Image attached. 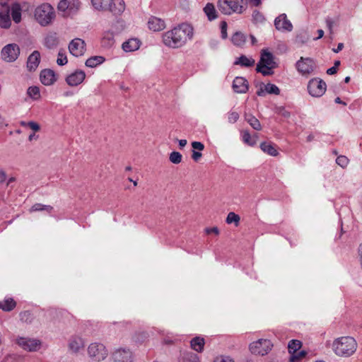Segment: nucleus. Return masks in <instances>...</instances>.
<instances>
[{
  "instance_id": "28",
  "label": "nucleus",
  "mask_w": 362,
  "mask_h": 362,
  "mask_svg": "<svg viewBox=\"0 0 362 362\" xmlns=\"http://www.w3.org/2000/svg\"><path fill=\"white\" fill-rule=\"evenodd\" d=\"M112 0H91L95 9L98 11H108Z\"/></svg>"
},
{
  "instance_id": "36",
  "label": "nucleus",
  "mask_w": 362,
  "mask_h": 362,
  "mask_svg": "<svg viewBox=\"0 0 362 362\" xmlns=\"http://www.w3.org/2000/svg\"><path fill=\"white\" fill-rule=\"evenodd\" d=\"M246 121L255 130H261L262 126L259 121L253 115H249L245 116Z\"/></svg>"
},
{
  "instance_id": "1",
  "label": "nucleus",
  "mask_w": 362,
  "mask_h": 362,
  "mask_svg": "<svg viewBox=\"0 0 362 362\" xmlns=\"http://www.w3.org/2000/svg\"><path fill=\"white\" fill-rule=\"evenodd\" d=\"M194 35L193 27L187 23L179 24L163 34L164 45L170 48H179L191 40Z\"/></svg>"
},
{
  "instance_id": "50",
  "label": "nucleus",
  "mask_w": 362,
  "mask_h": 362,
  "mask_svg": "<svg viewBox=\"0 0 362 362\" xmlns=\"http://www.w3.org/2000/svg\"><path fill=\"white\" fill-rule=\"evenodd\" d=\"M239 118V114L236 112L232 111L228 113V119L230 123H235Z\"/></svg>"
},
{
  "instance_id": "42",
  "label": "nucleus",
  "mask_w": 362,
  "mask_h": 362,
  "mask_svg": "<svg viewBox=\"0 0 362 362\" xmlns=\"http://www.w3.org/2000/svg\"><path fill=\"white\" fill-rule=\"evenodd\" d=\"M242 137L243 141L250 146H254L256 144V140L251 136L247 131L242 132Z\"/></svg>"
},
{
  "instance_id": "32",
  "label": "nucleus",
  "mask_w": 362,
  "mask_h": 362,
  "mask_svg": "<svg viewBox=\"0 0 362 362\" xmlns=\"http://www.w3.org/2000/svg\"><path fill=\"white\" fill-rule=\"evenodd\" d=\"M11 25V18L9 16V10L6 12L0 13V27L2 28H9Z\"/></svg>"
},
{
  "instance_id": "16",
  "label": "nucleus",
  "mask_w": 362,
  "mask_h": 362,
  "mask_svg": "<svg viewBox=\"0 0 362 362\" xmlns=\"http://www.w3.org/2000/svg\"><path fill=\"white\" fill-rule=\"evenodd\" d=\"M85 77V72L81 70H78L69 75L66 78V81L70 86H76L84 81Z\"/></svg>"
},
{
  "instance_id": "22",
  "label": "nucleus",
  "mask_w": 362,
  "mask_h": 362,
  "mask_svg": "<svg viewBox=\"0 0 362 362\" xmlns=\"http://www.w3.org/2000/svg\"><path fill=\"white\" fill-rule=\"evenodd\" d=\"M148 27L150 30L156 32L165 28V22L160 18L151 17L148 21Z\"/></svg>"
},
{
  "instance_id": "26",
  "label": "nucleus",
  "mask_w": 362,
  "mask_h": 362,
  "mask_svg": "<svg viewBox=\"0 0 362 362\" xmlns=\"http://www.w3.org/2000/svg\"><path fill=\"white\" fill-rule=\"evenodd\" d=\"M205 340L201 337H196L192 339L190 341L191 348L197 352L201 353L204 350Z\"/></svg>"
},
{
  "instance_id": "2",
  "label": "nucleus",
  "mask_w": 362,
  "mask_h": 362,
  "mask_svg": "<svg viewBox=\"0 0 362 362\" xmlns=\"http://www.w3.org/2000/svg\"><path fill=\"white\" fill-rule=\"evenodd\" d=\"M358 344L352 337H341L336 339L332 343V350L340 357L347 358L352 356L356 351Z\"/></svg>"
},
{
  "instance_id": "31",
  "label": "nucleus",
  "mask_w": 362,
  "mask_h": 362,
  "mask_svg": "<svg viewBox=\"0 0 362 362\" xmlns=\"http://www.w3.org/2000/svg\"><path fill=\"white\" fill-rule=\"evenodd\" d=\"M204 11L209 21H213L218 17L215 6L211 3L206 4L204 8Z\"/></svg>"
},
{
  "instance_id": "5",
  "label": "nucleus",
  "mask_w": 362,
  "mask_h": 362,
  "mask_svg": "<svg viewBox=\"0 0 362 362\" xmlns=\"http://www.w3.org/2000/svg\"><path fill=\"white\" fill-rule=\"evenodd\" d=\"M273 344L269 339H259L250 344L249 349L252 354L257 356H265L272 349Z\"/></svg>"
},
{
  "instance_id": "4",
  "label": "nucleus",
  "mask_w": 362,
  "mask_h": 362,
  "mask_svg": "<svg viewBox=\"0 0 362 362\" xmlns=\"http://www.w3.org/2000/svg\"><path fill=\"white\" fill-rule=\"evenodd\" d=\"M54 8L49 4H43L36 8L35 18L43 26L47 25L54 18Z\"/></svg>"
},
{
  "instance_id": "40",
  "label": "nucleus",
  "mask_w": 362,
  "mask_h": 362,
  "mask_svg": "<svg viewBox=\"0 0 362 362\" xmlns=\"http://www.w3.org/2000/svg\"><path fill=\"white\" fill-rule=\"evenodd\" d=\"M181 362H199V357L196 354L188 352L184 354Z\"/></svg>"
},
{
  "instance_id": "17",
  "label": "nucleus",
  "mask_w": 362,
  "mask_h": 362,
  "mask_svg": "<svg viewBox=\"0 0 362 362\" xmlns=\"http://www.w3.org/2000/svg\"><path fill=\"white\" fill-rule=\"evenodd\" d=\"M233 88L235 92L245 93L248 90V82L243 77H236L233 82Z\"/></svg>"
},
{
  "instance_id": "24",
  "label": "nucleus",
  "mask_w": 362,
  "mask_h": 362,
  "mask_svg": "<svg viewBox=\"0 0 362 362\" xmlns=\"http://www.w3.org/2000/svg\"><path fill=\"white\" fill-rule=\"evenodd\" d=\"M124 9L125 4L124 0H112L110 8H108V11L115 15H119L124 11Z\"/></svg>"
},
{
  "instance_id": "37",
  "label": "nucleus",
  "mask_w": 362,
  "mask_h": 362,
  "mask_svg": "<svg viewBox=\"0 0 362 362\" xmlns=\"http://www.w3.org/2000/svg\"><path fill=\"white\" fill-rule=\"evenodd\" d=\"M53 210V207L50 205H44L40 203L35 204L30 209V212L46 211L48 213H51Z\"/></svg>"
},
{
  "instance_id": "48",
  "label": "nucleus",
  "mask_w": 362,
  "mask_h": 362,
  "mask_svg": "<svg viewBox=\"0 0 362 362\" xmlns=\"http://www.w3.org/2000/svg\"><path fill=\"white\" fill-rule=\"evenodd\" d=\"M275 112H276V113L281 115L282 117H284L285 118H288L290 117V112L288 111H287L285 109V107L283 106L276 107L275 108Z\"/></svg>"
},
{
  "instance_id": "62",
  "label": "nucleus",
  "mask_w": 362,
  "mask_h": 362,
  "mask_svg": "<svg viewBox=\"0 0 362 362\" xmlns=\"http://www.w3.org/2000/svg\"><path fill=\"white\" fill-rule=\"evenodd\" d=\"M358 255H359L360 264L362 267V243L359 245V247H358Z\"/></svg>"
},
{
  "instance_id": "35",
  "label": "nucleus",
  "mask_w": 362,
  "mask_h": 362,
  "mask_svg": "<svg viewBox=\"0 0 362 362\" xmlns=\"http://www.w3.org/2000/svg\"><path fill=\"white\" fill-rule=\"evenodd\" d=\"M245 41H246V37L241 32H236L232 36V42L236 46H239V47L243 46L245 44Z\"/></svg>"
},
{
  "instance_id": "10",
  "label": "nucleus",
  "mask_w": 362,
  "mask_h": 362,
  "mask_svg": "<svg viewBox=\"0 0 362 362\" xmlns=\"http://www.w3.org/2000/svg\"><path fill=\"white\" fill-rule=\"evenodd\" d=\"M110 359L113 362H133L134 356L130 349L119 348L112 351Z\"/></svg>"
},
{
  "instance_id": "14",
  "label": "nucleus",
  "mask_w": 362,
  "mask_h": 362,
  "mask_svg": "<svg viewBox=\"0 0 362 362\" xmlns=\"http://www.w3.org/2000/svg\"><path fill=\"white\" fill-rule=\"evenodd\" d=\"M69 49L71 54L75 57H79L84 54L86 48H85V42L80 39L76 38L74 39L69 45Z\"/></svg>"
},
{
  "instance_id": "27",
  "label": "nucleus",
  "mask_w": 362,
  "mask_h": 362,
  "mask_svg": "<svg viewBox=\"0 0 362 362\" xmlns=\"http://www.w3.org/2000/svg\"><path fill=\"white\" fill-rule=\"evenodd\" d=\"M16 306V302L12 298H6L0 300V309L5 312L13 310Z\"/></svg>"
},
{
  "instance_id": "58",
  "label": "nucleus",
  "mask_w": 362,
  "mask_h": 362,
  "mask_svg": "<svg viewBox=\"0 0 362 362\" xmlns=\"http://www.w3.org/2000/svg\"><path fill=\"white\" fill-rule=\"evenodd\" d=\"M6 177H7V175H6V172L4 170L0 169V184L4 182L5 180H6Z\"/></svg>"
},
{
  "instance_id": "55",
  "label": "nucleus",
  "mask_w": 362,
  "mask_h": 362,
  "mask_svg": "<svg viewBox=\"0 0 362 362\" xmlns=\"http://www.w3.org/2000/svg\"><path fill=\"white\" fill-rule=\"evenodd\" d=\"M226 28H227L226 23L224 21L222 22L221 23V36L224 39L227 37Z\"/></svg>"
},
{
  "instance_id": "63",
  "label": "nucleus",
  "mask_w": 362,
  "mask_h": 362,
  "mask_svg": "<svg viewBox=\"0 0 362 362\" xmlns=\"http://www.w3.org/2000/svg\"><path fill=\"white\" fill-rule=\"evenodd\" d=\"M344 47V45L343 43H339L338 44V46H337V49H333V51L336 53L339 52V51H341Z\"/></svg>"
},
{
  "instance_id": "52",
  "label": "nucleus",
  "mask_w": 362,
  "mask_h": 362,
  "mask_svg": "<svg viewBox=\"0 0 362 362\" xmlns=\"http://www.w3.org/2000/svg\"><path fill=\"white\" fill-rule=\"evenodd\" d=\"M214 362H235L231 358L226 356H220L216 358Z\"/></svg>"
},
{
  "instance_id": "18",
  "label": "nucleus",
  "mask_w": 362,
  "mask_h": 362,
  "mask_svg": "<svg viewBox=\"0 0 362 362\" xmlns=\"http://www.w3.org/2000/svg\"><path fill=\"white\" fill-rule=\"evenodd\" d=\"M40 77L42 83L45 86H51L57 81L55 74L51 69L42 70Z\"/></svg>"
},
{
  "instance_id": "61",
  "label": "nucleus",
  "mask_w": 362,
  "mask_h": 362,
  "mask_svg": "<svg viewBox=\"0 0 362 362\" xmlns=\"http://www.w3.org/2000/svg\"><path fill=\"white\" fill-rule=\"evenodd\" d=\"M337 71V68L332 66L327 70V74L329 75H332V74H336Z\"/></svg>"
},
{
  "instance_id": "7",
  "label": "nucleus",
  "mask_w": 362,
  "mask_h": 362,
  "mask_svg": "<svg viewBox=\"0 0 362 362\" xmlns=\"http://www.w3.org/2000/svg\"><path fill=\"white\" fill-rule=\"evenodd\" d=\"M88 356L94 361H103L108 356V351L101 343H91L88 347Z\"/></svg>"
},
{
  "instance_id": "30",
  "label": "nucleus",
  "mask_w": 362,
  "mask_h": 362,
  "mask_svg": "<svg viewBox=\"0 0 362 362\" xmlns=\"http://www.w3.org/2000/svg\"><path fill=\"white\" fill-rule=\"evenodd\" d=\"M11 17L16 23H18L21 21V7L19 4H13L11 8Z\"/></svg>"
},
{
  "instance_id": "9",
  "label": "nucleus",
  "mask_w": 362,
  "mask_h": 362,
  "mask_svg": "<svg viewBox=\"0 0 362 362\" xmlns=\"http://www.w3.org/2000/svg\"><path fill=\"white\" fill-rule=\"evenodd\" d=\"M327 85L324 81L320 78H313L308 84V90L313 97H320L326 91Z\"/></svg>"
},
{
  "instance_id": "49",
  "label": "nucleus",
  "mask_w": 362,
  "mask_h": 362,
  "mask_svg": "<svg viewBox=\"0 0 362 362\" xmlns=\"http://www.w3.org/2000/svg\"><path fill=\"white\" fill-rule=\"evenodd\" d=\"M68 60L66 56L62 53L61 51L58 53V57L57 60V63L59 66L65 65L67 63Z\"/></svg>"
},
{
  "instance_id": "12",
  "label": "nucleus",
  "mask_w": 362,
  "mask_h": 362,
  "mask_svg": "<svg viewBox=\"0 0 362 362\" xmlns=\"http://www.w3.org/2000/svg\"><path fill=\"white\" fill-rule=\"evenodd\" d=\"M274 26L277 30L282 33L291 32L293 28L291 22L285 13L280 14L275 18Z\"/></svg>"
},
{
  "instance_id": "19",
  "label": "nucleus",
  "mask_w": 362,
  "mask_h": 362,
  "mask_svg": "<svg viewBox=\"0 0 362 362\" xmlns=\"http://www.w3.org/2000/svg\"><path fill=\"white\" fill-rule=\"evenodd\" d=\"M40 62V54L38 51H34L28 58L27 69L29 71H34L38 67Z\"/></svg>"
},
{
  "instance_id": "47",
  "label": "nucleus",
  "mask_w": 362,
  "mask_h": 362,
  "mask_svg": "<svg viewBox=\"0 0 362 362\" xmlns=\"http://www.w3.org/2000/svg\"><path fill=\"white\" fill-rule=\"evenodd\" d=\"M21 320L25 322H31L32 314L29 311H23L20 313Z\"/></svg>"
},
{
  "instance_id": "64",
  "label": "nucleus",
  "mask_w": 362,
  "mask_h": 362,
  "mask_svg": "<svg viewBox=\"0 0 362 362\" xmlns=\"http://www.w3.org/2000/svg\"><path fill=\"white\" fill-rule=\"evenodd\" d=\"M187 140L186 139H181V140H179V145L180 146V148H183L186 146L187 144Z\"/></svg>"
},
{
  "instance_id": "39",
  "label": "nucleus",
  "mask_w": 362,
  "mask_h": 362,
  "mask_svg": "<svg viewBox=\"0 0 362 362\" xmlns=\"http://www.w3.org/2000/svg\"><path fill=\"white\" fill-rule=\"evenodd\" d=\"M240 218L239 215L234 212H230L226 217V222L228 224L234 223L235 226H238L240 223Z\"/></svg>"
},
{
  "instance_id": "46",
  "label": "nucleus",
  "mask_w": 362,
  "mask_h": 362,
  "mask_svg": "<svg viewBox=\"0 0 362 362\" xmlns=\"http://www.w3.org/2000/svg\"><path fill=\"white\" fill-rule=\"evenodd\" d=\"M336 163L342 168H345L349 164V159L344 156H339L337 158Z\"/></svg>"
},
{
  "instance_id": "51",
  "label": "nucleus",
  "mask_w": 362,
  "mask_h": 362,
  "mask_svg": "<svg viewBox=\"0 0 362 362\" xmlns=\"http://www.w3.org/2000/svg\"><path fill=\"white\" fill-rule=\"evenodd\" d=\"M28 127L32 129L34 132H37L40 130V124L33 121L28 122Z\"/></svg>"
},
{
  "instance_id": "34",
  "label": "nucleus",
  "mask_w": 362,
  "mask_h": 362,
  "mask_svg": "<svg viewBox=\"0 0 362 362\" xmlns=\"http://www.w3.org/2000/svg\"><path fill=\"white\" fill-rule=\"evenodd\" d=\"M105 61V58L101 56H94L88 59L86 62V66L88 67H95L96 66L102 64Z\"/></svg>"
},
{
  "instance_id": "59",
  "label": "nucleus",
  "mask_w": 362,
  "mask_h": 362,
  "mask_svg": "<svg viewBox=\"0 0 362 362\" xmlns=\"http://www.w3.org/2000/svg\"><path fill=\"white\" fill-rule=\"evenodd\" d=\"M265 93L267 92L265 90V85H264L263 86H261L259 89L257 91V95L258 96H264Z\"/></svg>"
},
{
  "instance_id": "29",
  "label": "nucleus",
  "mask_w": 362,
  "mask_h": 362,
  "mask_svg": "<svg viewBox=\"0 0 362 362\" xmlns=\"http://www.w3.org/2000/svg\"><path fill=\"white\" fill-rule=\"evenodd\" d=\"M59 43V40L56 33H49L45 38V45L49 49L55 48Z\"/></svg>"
},
{
  "instance_id": "33",
  "label": "nucleus",
  "mask_w": 362,
  "mask_h": 362,
  "mask_svg": "<svg viewBox=\"0 0 362 362\" xmlns=\"http://www.w3.org/2000/svg\"><path fill=\"white\" fill-rule=\"evenodd\" d=\"M261 149L267 154L276 156L278 154L277 150L275 148L274 146L267 142H263L260 145Z\"/></svg>"
},
{
  "instance_id": "45",
  "label": "nucleus",
  "mask_w": 362,
  "mask_h": 362,
  "mask_svg": "<svg viewBox=\"0 0 362 362\" xmlns=\"http://www.w3.org/2000/svg\"><path fill=\"white\" fill-rule=\"evenodd\" d=\"M265 18L262 13L255 10L252 13V21L255 23H262Z\"/></svg>"
},
{
  "instance_id": "21",
  "label": "nucleus",
  "mask_w": 362,
  "mask_h": 362,
  "mask_svg": "<svg viewBox=\"0 0 362 362\" xmlns=\"http://www.w3.org/2000/svg\"><path fill=\"white\" fill-rule=\"evenodd\" d=\"M115 42V35L113 32L110 30L104 32L101 38L102 47L106 49H109L114 45Z\"/></svg>"
},
{
  "instance_id": "54",
  "label": "nucleus",
  "mask_w": 362,
  "mask_h": 362,
  "mask_svg": "<svg viewBox=\"0 0 362 362\" xmlns=\"http://www.w3.org/2000/svg\"><path fill=\"white\" fill-rule=\"evenodd\" d=\"M205 233L206 234L214 233L218 235L219 234V230L217 227L206 228H205Z\"/></svg>"
},
{
  "instance_id": "20",
  "label": "nucleus",
  "mask_w": 362,
  "mask_h": 362,
  "mask_svg": "<svg viewBox=\"0 0 362 362\" xmlns=\"http://www.w3.org/2000/svg\"><path fill=\"white\" fill-rule=\"evenodd\" d=\"M78 0H61L58 4V9L62 11L77 9L79 6Z\"/></svg>"
},
{
  "instance_id": "13",
  "label": "nucleus",
  "mask_w": 362,
  "mask_h": 362,
  "mask_svg": "<svg viewBox=\"0 0 362 362\" xmlns=\"http://www.w3.org/2000/svg\"><path fill=\"white\" fill-rule=\"evenodd\" d=\"M314 64L312 59L300 57L296 62V68L302 74H309L313 71Z\"/></svg>"
},
{
  "instance_id": "8",
  "label": "nucleus",
  "mask_w": 362,
  "mask_h": 362,
  "mask_svg": "<svg viewBox=\"0 0 362 362\" xmlns=\"http://www.w3.org/2000/svg\"><path fill=\"white\" fill-rule=\"evenodd\" d=\"M15 343L27 351H37L41 347L40 340L28 337H18L15 339Z\"/></svg>"
},
{
  "instance_id": "15",
  "label": "nucleus",
  "mask_w": 362,
  "mask_h": 362,
  "mask_svg": "<svg viewBox=\"0 0 362 362\" xmlns=\"http://www.w3.org/2000/svg\"><path fill=\"white\" fill-rule=\"evenodd\" d=\"M85 346L83 339L79 336H72L68 342L69 351L72 354H78Z\"/></svg>"
},
{
  "instance_id": "56",
  "label": "nucleus",
  "mask_w": 362,
  "mask_h": 362,
  "mask_svg": "<svg viewBox=\"0 0 362 362\" xmlns=\"http://www.w3.org/2000/svg\"><path fill=\"white\" fill-rule=\"evenodd\" d=\"M202 156V154L201 153L196 151L194 150L192 151V158L194 161H198L201 158Z\"/></svg>"
},
{
  "instance_id": "60",
  "label": "nucleus",
  "mask_w": 362,
  "mask_h": 362,
  "mask_svg": "<svg viewBox=\"0 0 362 362\" xmlns=\"http://www.w3.org/2000/svg\"><path fill=\"white\" fill-rule=\"evenodd\" d=\"M247 1L252 6H258L261 4L262 0H247Z\"/></svg>"
},
{
  "instance_id": "38",
  "label": "nucleus",
  "mask_w": 362,
  "mask_h": 362,
  "mask_svg": "<svg viewBox=\"0 0 362 362\" xmlns=\"http://www.w3.org/2000/svg\"><path fill=\"white\" fill-rule=\"evenodd\" d=\"M302 346L301 341L299 340L293 339L289 341L288 345V351L290 354H294L298 351Z\"/></svg>"
},
{
  "instance_id": "41",
  "label": "nucleus",
  "mask_w": 362,
  "mask_h": 362,
  "mask_svg": "<svg viewBox=\"0 0 362 362\" xmlns=\"http://www.w3.org/2000/svg\"><path fill=\"white\" fill-rule=\"evenodd\" d=\"M27 94L33 100H37L40 98V89L37 86H30L27 90Z\"/></svg>"
},
{
  "instance_id": "23",
  "label": "nucleus",
  "mask_w": 362,
  "mask_h": 362,
  "mask_svg": "<svg viewBox=\"0 0 362 362\" xmlns=\"http://www.w3.org/2000/svg\"><path fill=\"white\" fill-rule=\"evenodd\" d=\"M140 45L141 42L138 39L131 38L129 39L127 41L124 42L122 44V47L124 52H129L139 49Z\"/></svg>"
},
{
  "instance_id": "53",
  "label": "nucleus",
  "mask_w": 362,
  "mask_h": 362,
  "mask_svg": "<svg viewBox=\"0 0 362 362\" xmlns=\"http://www.w3.org/2000/svg\"><path fill=\"white\" fill-rule=\"evenodd\" d=\"M192 146L194 148V150L202 151L204 148V145L199 141H193L192 143Z\"/></svg>"
},
{
  "instance_id": "44",
  "label": "nucleus",
  "mask_w": 362,
  "mask_h": 362,
  "mask_svg": "<svg viewBox=\"0 0 362 362\" xmlns=\"http://www.w3.org/2000/svg\"><path fill=\"white\" fill-rule=\"evenodd\" d=\"M265 90L267 93L279 95L280 90L279 88L274 84L267 83L265 85Z\"/></svg>"
},
{
  "instance_id": "6",
  "label": "nucleus",
  "mask_w": 362,
  "mask_h": 362,
  "mask_svg": "<svg viewBox=\"0 0 362 362\" xmlns=\"http://www.w3.org/2000/svg\"><path fill=\"white\" fill-rule=\"evenodd\" d=\"M218 8L223 14L230 15L232 13H241L243 6L239 0H218Z\"/></svg>"
},
{
  "instance_id": "3",
  "label": "nucleus",
  "mask_w": 362,
  "mask_h": 362,
  "mask_svg": "<svg viewBox=\"0 0 362 362\" xmlns=\"http://www.w3.org/2000/svg\"><path fill=\"white\" fill-rule=\"evenodd\" d=\"M276 67H277V64L274 61L272 53L267 51V49H262L260 60L257 64L256 71L263 76H271L274 74L273 69Z\"/></svg>"
},
{
  "instance_id": "25",
  "label": "nucleus",
  "mask_w": 362,
  "mask_h": 362,
  "mask_svg": "<svg viewBox=\"0 0 362 362\" xmlns=\"http://www.w3.org/2000/svg\"><path fill=\"white\" fill-rule=\"evenodd\" d=\"M255 60L251 57H247L245 55H241L236 58L234 62L235 65H239L243 67H252L255 65Z\"/></svg>"
},
{
  "instance_id": "11",
  "label": "nucleus",
  "mask_w": 362,
  "mask_h": 362,
  "mask_svg": "<svg viewBox=\"0 0 362 362\" xmlns=\"http://www.w3.org/2000/svg\"><path fill=\"white\" fill-rule=\"evenodd\" d=\"M20 54V48L16 44H8L1 50L2 59L8 62H12L17 59Z\"/></svg>"
},
{
  "instance_id": "57",
  "label": "nucleus",
  "mask_w": 362,
  "mask_h": 362,
  "mask_svg": "<svg viewBox=\"0 0 362 362\" xmlns=\"http://www.w3.org/2000/svg\"><path fill=\"white\" fill-rule=\"evenodd\" d=\"M306 353L304 351H300L298 355H293L292 358H291V360L292 361H294V360H299L302 358H303L305 356Z\"/></svg>"
},
{
  "instance_id": "43",
  "label": "nucleus",
  "mask_w": 362,
  "mask_h": 362,
  "mask_svg": "<svg viewBox=\"0 0 362 362\" xmlns=\"http://www.w3.org/2000/svg\"><path fill=\"white\" fill-rule=\"evenodd\" d=\"M182 154L177 151L172 152L169 156L170 161L174 164L180 163L182 161Z\"/></svg>"
}]
</instances>
